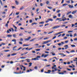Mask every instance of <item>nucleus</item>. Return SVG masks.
<instances>
[{
	"label": "nucleus",
	"instance_id": "nucleus-1",
	"mask_svg": "<svg viewBox=\"0 0 77 77\" xmlns=\"http://www.w3.org/2000/svg\"><path fill=\"white\" fill-rule=\"evenodd\" d=\"M60 27V26H55L54 27H52L53 29H57L59 27Z\"/></svg>",
	"mask_w": 77,
	"mask_h": 77
},
{
	"label": "nucleus",
	"instance_id": "nucleus-2",
	"mask_svg": "<svg viewBox=\"0 0 77 77\" xmlns=\"http://www.w3.org/2000/svg\"><path fill=\"white\" fill-rule=\"evenodd\" d=\"M31 38V37H28V38H25V41H29L30 40V39Z\"/></svg>",
	"mask_w": 77,
	"mask_h": 77
},
{
	"label": "nucleus",
	"instance_id": "nucleus-3",
	"mask_svg": "<svg viewBox=\"0 0 77 77\" xmlns=\"http://www.w3.org/2000/svg\"><path fill=\"white\" fill-rule=\"evenodd\" d=\"M76 12H77V10L74 11L72 12V14H76Z\"/></svg>",
	"mask_w": 77,
	"mask_h": 77
},
{
	"label": "nucleus",
	"instance_id": "nucleus-4",
	"mask_svg": "<svg viewBox=\"0 0 77 77\" xmlns=\"http://www.w3.org/2000/svg\"><path fill=\"white\" fill-rule=\"evenodd\" d=\"M17 47V46H15L13 47V51H16L17 50V49H15V48H16Z\"/></svg>",
	"mask_w": 77,
	"mask_h": 77
},
{
	"label": "nucleus",
	"instance_id": "nucleus-5",
	"mask_svg": "<svg viewBox=\"0 0 77 77\" xmlns=\"http://www.w3.org/2000/svg\"><path fill=\"white\" fill-rule=\"evenodd\" d=\"M69 17L70 18H72V19L73 18V17H72V16L71 14L69 15Z\"/></svg>",
	"mask_w": 77,
	"mask_h": 77
},
{
	"label": "nucleus",
	"instance_id": "nucleus-6",
	"mask_svg": "<svg viewBox=\"0 0 77 77\" xmlns=\"http://www.w3.org/2000/svg\"><path fill=\"white\" fill-rule=\"evenodd\" d=\"M65 17V15H63L62 16V17H61V19H62L63 20V19H66L65 17Z\"/></svg>",
	"mask_w": 77,
	"mask_h": 77
},
{
	"label": "nucleus",
	"instance_id": "nucleus-7",
	"mask_svg": "<svg viewBox=\"0 0 77 77\" xmlns=\"http://www.w3.org/2000/svg\"><path fill=\"white\" fill-rule=\"evenodd\" d=\"M68 6H69V8H74V6H71V5H68Z\"/></svg>",
	"mask_w": 77,
	"mask_h": 77
},
{
	"label": "nucleus",
	"instance_id": "nucleus-8",
	"mask_svg": "<svg viewBox=\"0 0 77 77\" xmlns=\"http://www.w3.org/2000/svg\"><path fill=\"white\" fill-rule=\"evenodd\" d=\"M65 20H66V19H62V20H60L59 22H60V21H65Z\"/></svg>",
	"mask_w": 77,
	"mask_h": 77
},
{
	"label": "nucleus",
	"instance_id": "nucleus-9",
	"mask_svg": "<svg viewBox=\"0 0 77 77\" xmlns=\"http://www.w3.org/2000/svg\"><path fill=\"white\" fill-rule=\"evenodd\" d=\"M36 39V38H33V39H32L31 40H30V42H32V41H34Z\"/></svg>",
	"mask_w": 77,
	"mask_h": 77
},
{
	"label": "nucleus",
	"instance_id": "nucleus-10",
	"mask_svg": "<svg viewBox=\"0 0 77 77\" xmlns=\"http://www.w3.org/2000/svg\"><path fill=\"white\" fill-rule=\"evenodd\" d=\"M48 20H49V21H53V20L51 18L48 19Z\"/></svg>",
	"mask_w": 77,
	"mask_h": 77
},
{
	"label": "nucleus",
	"instance_id": "nucleus-11",
	"mask_svg": "<svg viewBox=\"0 0 77 77\" xmlns=\"http://www.w3.org/2000/svg\"><path fill=\"white\" fill-rule=\"evenodd\" d=\"M54 67L55 68H56V65H54L52 67V69H54Z\"/></svg>",
	"mask_w": 77,
	"mask_h": 77
},
{
	"label": "nucleus",
	"instance_id": "nucleus-12",
	"mask_svg": "<svg viewBox=\"0 0 77 77\" xmlns=\"http://www.w3.org/2000/svg\"><path fill=\"white\" fill-rule=\"evenodd\" d=\"M30 71H32V69H30V70H27L26 71V72H30Z\"/></svg>",
	"mask_w": 77,
	"mask_h": 77
},
{
	"label": "nucleus",
	"instance_id": "nucleus-13",
	"mask_svg": "<svg viewBox=\"0 0 77 77\" xmlns=\"http://www.w3.org/2000/svg\"><path fill=\"white\" fill-rule=\"evenodd\" d=\"M72 12L71 11H70L69 12H68L67 13L66 15H69V14H71V13Z\"/></svg>",
	"mask_w": 77,
	"mask_h": 77
},
{
	"label": "nucleus",
	"instance_id": "nucleus-14",
	"mask_svg": "<svg viewBox=\"0 0 77 77\" xmlns=\"http://www.w3.org/2000/svg\"><path fill=\"white\" fill-rule=\"evenodd\" d=\"M12 35H8L7 36V37H8V38H11V37H12Z\"/></svg>",
	"mask_w": 77,
	"mask_h": 77
},
{
	"label": "nucleus",
	"instance_id": "nucleus-15",
	"mask_svg": "<svg viewBox=\"0 0 77 77\" xmlns=\"http://www.w3.org/2000/svg\"><path fill=\"white\" fill-rule=\"evenodd\" d=\"M15 2L17 5H19V2L17 1H16Z\"/></svg>",
	"mask_w": 77,
	"mask_h": 77
},
{
	"label": "nucleus",
	"instance_id": "nucleus-16",
	"mask_svg": "<svg viewBox=\"0 0 77 77\" xmlns=\"http://www.w3.org/2000/svg\"><path fill=\"white\" fill-rule=\"evenodd\" d=\"M47 43H48V42H47H47L44 41L43 43L42 44H47Z\"/></svg>",
	"mask_w": 77,
	"mask_h": 77
},
{
	"label": "nucleus",
	"instance_id": "nucleus-17",
	"mask_svg": "<svg viewBox=\"0 0 77 77\" xmlns=\"http://www.w3.org/2000/svg\"><path fill=\"white\" fill-rule=\"evenodd\" d=\"M67 5H68L67 4H64L63 5V6H67Z\"/></svg>",
	"mask_w": 77,
	"mask_h": 77
},
{
	"label": "nucleus",
	"instance_id": "nucleus-18",
	"mask_svg": "<svg viewBox=\"0 0 77 77\" xmlns=\"http://www.w3.org/2000/svg\"><path fill=\"white\" fill-rule=\"evenodd\" d=\"M51 72V71L50 70H49L48 71V74H50V72Z\"/></svg>",
	"mask_w": 77,
	"mask_h": 77
},
{
	"label": "nucleus",
	"instance_id": "nucleus-19",
	"mask_svg": "<svg viewBox=\"0 0 77 77\" xmlns=\"http://www.w3.org/2000/svg\"><path fill=\"white\" fill-rule=\"evenodd\" d=\"M39 60V59L37 57L34 58V60Z\"/></svg>",
	"mask_w": 77,
	"mask_h": 77
},
{
	"label": "nucleus",
	"instance_id": "nucleus-20",
	"mask_svg": "<svg viewBox=\"0 0 77 77\" xmlns=\"http://www.w3.org/2000/svg\"><path fill=\"white\" fill-rule=\"evenodd\" d=\"M34 24H35V25H36V24H38V23H32V25H34Z\"/></svg>",
	"mask_w": 77,
	"mask_h": 77
},
{
	"label": "nucleus",
	"instance_id": "nucleus-21",
	"mask_svg": "<svg viewBox=\"0 0 77 77\" xmlns=\"http://www.w3.org/2000/svg\"><path fill=\"white\" fill-rule=\"evenodd\" d=\"M13 36L14 37V38H16L17 36H16V35L15 34H13Z\"/></svg>",
	"mask_w": 77,
	"mask_h": 77
},
{
	"label": "nucleus",
	"instance_id": "nucleus-22",
	"mask_svg": "<svg viewBox=\"0 0 77 77\" xmlns=\"http://www.w3.org/2000/svg\"><path fill=\"white\" fill-rule=\"evenodd\" d=\"M29 66H32V63H29Z\"/></svg>",
	"mask_w": 77,
	"mask_h": 77
},
{
	"label": "nucleus",
	"instance_id": "nucleus-23",
	"mask_svg": "<svg viewBox=\"0 0 77 77\" xmlns=\"http://www.w3.org/2000/svg\"><path fill=\"white\" fill-rule=\"evenodd\" d=\"M11 56H15V55H17V54L14 53L13 54H11Z\"/></svg>",
	"mask_w": 77,
	"mask_h": 77
},
{
	"label": "nucleus",
	"instance_id": "nucleus-24",
	"mask_svg": "<svg viewBox=\"0 0 77 77\" xmlns=\"http://www.w3.org/2000/svg\"><path fill=\"white\" fill-rule=\"evenodd\" d=\"M23 9H24V7H22L20 8V10H21H21H23Z\"/></svg>",
	"mask_w": 77,
	"mask_h": 77
},
{
	"label": "nucleus",
	"instance_id": "nucleus-25",
	"mask_svg": "<svg viewBox=\"0 0 77 77\" xmlns=\"http://www.w3.org/2000/svg\"><path fill=\"white\" fill-rule=\"evenodd\" d=\"M71 46L72 47H75V45H71Z\"/></svg>",
	"mask_w": 77,
	"mask_h": 77
},
{
	"label": "nucleus",
	"instance_id": "nucleus-26",
	"mask_svg": "<svg viewBox=\"0 0 77 77\" xmlns=\"http://www.w3.org/2000/svg\"><path fill=\"white\" fill-rule=\"evenodd\" d=\"M48 55H49L48 54L45 55V57H47Z\"/></svg>",
	"mask_w": 77,
	"mask_h": 77
},
{
	"label": "nucleus",
	"instance_id": "nucleus-27",
	"mask_svg": "<svg viewBox=\"0 0 77 77\" xmlns=\"http://www.w3.org/2000/svg\"><path fill=\"white\" fill-rule=\"evenodd\" d=\"M66 26L65 25H63L61 26V27H65Z\"/></svg>",
	"mask_w": 77,
	"mask_h": 77
},
{
	"label": "nucleus",
	"instance_id": "nucleus-28",
	"mask_svg": "<svg viewBox=\"0 0 77 77\" xmlns=\"http://www.w3.org/2000/svg\"><path fill=\"white\" fill-rule=\"evenodd\" d=\"M62 19V18H57V19L56 20H61Z\"/></svg>",
	"mask_w": 77,
	"mask_h": 77
},
{
	"label": "nucleus",
	"instance_id": "nucleus-29",
	"mask_svg": "<svg viewBox=\"0 0 77 77\" xmlns=\"http://www.w3.org/2000/svg\"><path fill=\"white\" fill-rule=\"evenodd\" d=\"M13 27H14L15 29H17V27L15 25H13Z\"/></svg>",
	"mask_w": 77,
	"mask_h": 77
},
{
	"label": "nucleus",
	"instance_id": "nucleus-30",
	"mask_svg": "<svg viewBox=\"0 0 77 77\" xmlns=\"http://www.w3.org/2000/svg\"><path fill=\"white\" fill-rule=\"evenodd\" d=\"M48 9H53V8H52L51 7H48Z\"/></svg>",
	"mask_w": 77,
	"mask_h": 77
},
{
	"label": "nucleus",
	"instance_id": "nucleus-31",
	"mask_svg": "<svg viewBox=\"0 0 77 77\" xmlns=\"http://www.w3.org/2000/svg\"><path fill=\"white\" fill-rule=\"evenodd\" d=\"M10 50H6L4 51H5V52H8V51H9Z\"/></svg>",
	"mask_w": 77,
	"mask_h": 77
},
{
	"label": "nucleus",
	"instance_id": "nucleus-32",
	"mask_svg": "<svg viewBox=\"0 0 77 77\" xmlns=\"http://www.w3.org/2000/svg\"><path fill=\"white\" fill-rule=\"evenodd\" d=\"M49 38L48 37H46L43 39H44L45 40H46V39H48Z\"/></svg>",
	"mask_w": 77,
	"mask_h": 77
},
{
	"label": "nucleus",
	"instance_id": "nucleus-33",
	"mask_svg": "<svg viewBox=\"0 0 77 77\" xmlns=\"http://www.w3.org/2000/svg\"><path fill=\"white\" fill-rule=\"evenodd\" d=\"M45 54H42V55L41 56L42 57H45Z\"/></svg>",
	"mask_w": 77,
	"mask_h": 77
},
{
	"label": "nucleus",
	"instance_id": "nucleus-34",
	"mask_svg": "<svg viewBox=\"0 0 77 77\" xmlns=\"http://www.w3.org/2000/svg\"><path fill=\"white\" fill-rule=\"evenodd\" d=\"M43 61H45V62H47V59H44L43 60Z\"/></svg>",
	"mask_w": 77,
	"mask_h": 77
},
{
	"label": "nucleus",
	"instance_id": "nucleus-35",
	"mask_svg": "<svg viewBox=\"0 0 77 77\" xmlns=\"http://www.w3.org/2000/svg\"><path fill=\"white\" fill-rule=\"evenodd\" d=\"M48 22H49V20H48V19H47V20L45 21V23H48Z\"/></svg>",
	"mask_w": 77,
	"mask_h": 77
},
{
	"label": "nucleus",
	"instance_id": "nucleus-36",
	"mask_svg": "<svg viewBox=\"0 0 77 77\" xmlns=\"http://www.w3.org/2000/svg\"><path fill=\"white\" fill-rule=\"evenodd\" d=\"M58 74H62V75H63V73H62V72H59Z\"/></svg>",
	"mask_w": 77,
	"mask_h": 77
},
{
	"label": "nucleus",
	"instance_id": "nucleus-37",
	"mask_svg": "<svg viewBox=\"0 0 77 77\" xmlns=\"http://www.w3.org/2000/svg\"><path fill=\"white\" fill-rule=\"evenodd\" d=\"M0 3L2 5V6H3V3H2V2L1 0H0Z\"/></svg>",
	"mask_w": 77,
	"mask_h": 77
},
{
	"label": "nucleus",
	"instance_id": "nucleus-38",
	"mask_svg": "<svg viewBox=\"0 0 77 77\" xmlns=\"http://www.w3.org/2000/svg\"><path fill=\"white\" fill-rule=\"evenodd\" d=\"M53 18H54V19H55V18H57V16H54L53 17Z\"/></svg>",
	"mask_w": 77,
	"mask_h": 77
},
{
	"label": "nucleus",
	"instance_id": "nucleus-39",
	"mask_svg": "<svg viewBox=\"0 0 77 77\" xmlns=\"http://www.w3.org/2000/svg\"><path fill=\"white\" fill-rule=\"evenodd\" d=\"M12 42H16V40L14 39H13L12 40Z\"/></svg>",
	"mask_w": 77,
	"mask_h": 77
},
{
	"label": "nucleus",
	"instance_id": "nucleus-40",
	"mask_svg": "<svg viewBox=\"0 0 77 77\" xmlns=\"http://www.w3.org/2000/svg\"><path fill=\"white\" fill-rule=\"evenodd\" d=\"M5 26V27H8V24L6 23Z\"/></svg>",
	"mask_w": 77,
	"mask_h": 77
},
{
	"label": "nucleus",
	"instance_id": "nucleus-41",
	"mask_svg": "<svg viewBox=\"0 0 77 77\" xmlns=\"http://www.w3.org/2000/svg\"><path fill=\"white\" fill-rule=\"evenodd\" d=\"M21 49H22V48L20 47L17 50V51H18V50H21Z\"/></svg>",
	"mask_w": 77,
	"mask_h": 77
},
{
	"label": "nucleus",
	"instance_id": "nucleus-42",
	"mask_svg": "<svg viewBox=\"0 0 77 77\" xmlns=\"http://www.w3.org/2000/svg\"><path fill=\"white\" fill-rule=\"evenodd\" d=\"M33 49V48H29L28 49V50L30 51L31 50H32Z\"/></svg>",
	"mask_w": 77,
	"mask_h": 77
},
{
	"label": "nucleus",
	"instance_id": "nucleus-43",
	"mask_svg": "<svg viewBox=\"0 0 77 77\" xmlns=\"http://www.w3.org/2000/svg\"><path fill=\"white\" fill-rule=\"evenodd\" d=\"M54 31H52L51 32H49L48 33V34H50V33H53V32H54Z\"/></svg>",
	"mask_w": 77,
	"mask_h": 77
},
{
	"label": "nucleus",
	"instance_id": "nucleus-44",
	"mask_svg": "<svg viewBox=\"0 0 77 77\" xmlns=\"http://www.w3.org/2000/svg\"><path fill=\"white\" fill-rule=\"evenodd\" d=\"M74 3V1L71 0V3L72 4V3Z\"/></svg>",
	"mask_w": 77,
	"mask_h": 77
},
{
	"label": "nucleus",
	"instance_id": "nucleus-45",
	"mask_svg": "<svg viewBox=\"0 0 77 77\" xmlns=\"http://www.w3.org/2000/svg\"><path fill=\"white\" fill-rule=\"evenodd\" d=\"M45 53H47V54H49V52L45 51Z\"/></svg>",
	"mask_w": 77,
	"mask_h": 77
},
{
	"label": "nucleus",
	"instance_id": "nucleus-46",
	"mask_svg": "<svg viewBox=\"0 0 77 77\" xmlns=\"http://www.w3.org/2000/svg\"><path fill=\"white\" fill-rule=\"evenodd\" d=\"M71 32H73V31H68V33H71Z\"/></svg>",
	"mask_w": 77,
	"mask_h": 77
},
{
	"label": "nucleus",
	"instance_id": "nucleus-47",
	"mask_svg": "<svg viewBox=\"0 0 77 77\" xmlns=\"http://www.w3.org/2000/svg\"><path fill=\"white\" fill-rule=\"evenodd\" d=\"M77 36V34L76 33H75L74 34V36H73V37H75V36Z\"/></svg>",
	"mask_w": 77,
	"mask_h": 77
},
{
	"label": "nucleus",
	"instance_id": "nucleus-48",
	"mask_svg": "<svg viewBox=\"0 0 77 77\" xmlns=\"http://www.w3.org/2000/svg\"><path fill=\"white\" fill-rule=\"evenodd\" d=\"M44 22H40L39 23V24H44Z\"/></svg>",
	"mask_w": 77,
	"mask_h": 77
},
{
	"label": "nucleus",
	"instance_id": "nucleus-49",
	"mask_svg": "<svg viewBox=\"0 0 77 77\" xmlns=\"http://www.w3.org/2000/svg\"><path fill=\"white\" fill-rule=\"evenodd\" d=\"M22 35H23V34L22 33H20L19 34V36H22Z\"/></svg>",
	"mask_w": 77,
	"mask_h": 77
},
{
	"label": "nucleus",
	"instance_id": "nucleus-50",
	"mask_svg": "<svg viewBox=\"0 0 77 77\" xmlns=\"http://www.w3.org/2000/svg\"><path fill=\"white\" fill-rule=\"evenodd\" d=\"M35 69H38V67L36 66L35 67Z\"/></svg>",
	"mask_w": 77,
	"mask_h": 77
},
{
	"label": "nucleus",
	"instance_id": "nucleus-51",
	"mask_svg": "<svg viewBox=\"0 0 77 77\" xmlns=\"http://www.w3.org/2000/svg\"><path fill=\"white\" fill-rule=\"evenodd\" d=\"M60 10H59L57 11V13H59L60 12Z\"/></svg>",
	"mask_w": 77,
	"mask_h": 77
},
{
	"label": "nucleus",
	"instance_id": "nucleus-52",
	"mask_svg": "<svg viewBox=\"0 0 77 77\" xmlns=\"http://www.w3.org/2000/svg\"><path fill=\"white\" fill-rule=\"evenodd\" d=\"M58 16L59 17H60V14H58Z\"/></svg>",
	"mask_w": 77,
	"mask_h": 77
},
{
	"label": "nucleus",
	"instance_id": "nucleus-53",
	"mask_svg": "<svg viewBox=\"0 0 77 77\" xmlns=\"http://www.w3.org/2000/svg\"><path fill=\"white\" fill-rule=\"evenodd\" d=\"M19 44H23V43L22 42H19Z\"/></svg>",
	"mask_w": 77,
	"mask_h": 77
},
{
	"label": "nucleus",
	"instance_id": "nucleus-54",
	"mask_svg": "<svg viewBox=\"0 0 77 77\" xmlns=\"http://www.w3.org/2000/svg\"><path fill=\"white\" fill-rule=\"evenodd\" d=\"M41 72H44V69H43L42 70H41Z\"/></svg>",
	"mask_w": 77,
	"mask_h": 77
},
{
	"label": "nucleus",
	"instance_id": "nucleus-55",
	"mask_svg": "<svg viewBox=\"0 0 77 77\" xmlns=\"http://www.w3.org/2000/svg\"><path fill=\"white\" fill-rule=\"evenodd\" d=\"M72 27H73L74 26H75V25L74 24H72Z\"/></svg>",
	"mask_w": 77,
	"mask_h": 77
},
{
	"label": "nucleus",
	"instance_id": "nucleus-56",
	"mask_svg": "<svg viewBox=\"0 0 77 77\" xmlns=\"http://www.w3.org/2000/svg\"><path fill=\"white\" fill-rule=\"evenodd\" d=\"M46 3L47 4V5H48L49 3V1H47L46 2Z\"/></svg>",
	"mask_w": 77,
	"mask_h": 77
},
{
	"label": "nucleus",
	"instance_id": "nucleus-57",
	"mask_svg": "<svg viewBox=\"0 0 77 77\" xmlns=\"http://www.w3.org/2000/svg\"><path fill=\"white\" fill-rule=\"evenodd\" d=\"M41 58V56H37V59H38V58Z\"/></svg>",
	"mask_w": 77,
	"mask_h": 77
},
{
	"label": "nucleus",
	"instance_id": "nucleus-58",
	"mask_svg": "<svg viewBox=\"0 0 77 77\" xmlns=\"http://www.w3.org/2000/svg\"><path fill=\"white\" fill-rule=\"evenodd\" d=\"M36 51H40L41 49H36Z\"/></svg>",
	"mask_w": 77,
	"mask_h": 77
},
{
	"label": "nucleus",
	"instance_id": "nucleus-59",
	"mask_svg": "<svg viewBox=\"0 0 77 77\" xmlns=\"http://www.w3.org/2000/svg\"><path fill=\"white\" fill-rule=\"evenodd\" d=\"M51 41V40H49L47 41V42H48H48H50Z\"/></svg>",
	"mask_w": 77,
	"mask_h": 77
},
{
	"label": "nucleus",
	"instance_id": "nucleus-60",
	"mask_svg": "<svg viewBox=\"0 0 77 77\" xmlns=\"http://www.w3.org/2000/svg\"><path fill=\"white\" fill-rule=\"evenodd\" d=\"M4 67H5L4 65H2L1 66V68H4Z\"/></svg>",
	"mask_w": 77,
	"mask_h": 77
},
{
	"label": "nucleus",
	"instance_id": "nucleus-61",
	"mask_svg": "<svg viewBox=\"0 0 77 77\" xmlns=\"http://www.w3.org/2000/svg\"><path fill=\"white\" fill-rule=\"evenodd\" d=\"M73 73H74V74H77V71L74 72H73Z\"/></svg>",
	"mask_w": 77,
	"mask_h": 77
},
{
	"label": "nucleus",
	"instance_id": "nucleus-62",
	"mask_svg": "<svg viewBox=\"0 0 77 77\" xmlns=\"http://www.w3.org/2000/svg\"><path fill=\"white\" fill-rule=\"evenodd\" d=\"M56 38V36H55L53 38H52V39H55V38Z\"/></svg>",
	"mask_w": 77,
	"mask_h": 77
},
{
	"label": "nucleus",
	"instance_id": "nucleus-63",
	"mask_svg": "<svg viewBox=\"0 0 77 77\" xmlns=\"http://www.w3.org/2000/svg\"><path fill=\"white\" fill-rule=\"evenodd\" d=\"M20 14V13H19V12L16 13V15H18V14Z\"/></svg>",
	"mask_w": 77,
	"mask_h": 77
},
{
	"label": "nucleus",
	"instance_id": "nucleus-64",
	"mask_svg": "<svg viewBox=\"0 0 77 77\" xmlns=\"http://www.w3.org/2000/svg\"><path fill=\"white\" fill-rule=\"evenodd\" d=\"M39 8H37L36 11V12H38V11H39Z\"/></svg>",
	"mask_w": 77,
	"mask_h": 77
}]
</instances>
